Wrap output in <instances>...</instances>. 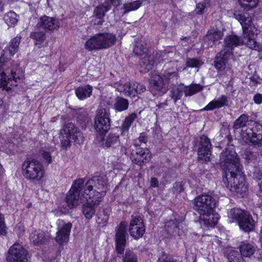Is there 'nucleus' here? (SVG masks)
Masks as SVG:
<instances>
[{"label": "nucleus", "instance_id": "37", "mask_svg": "<svg viewBox=\"0 0 262 262\" xmlns=\"http://www.w3.org/2000/svg\"><path fill=\"white\" fill-rule=\"evenodd\" d=\"M147 50V46L144 41L141 39L136 41L134 49V52L136 54L143 55L146 52Z\"/></svg>", "mask_w": 262, "mask_h": 262}, {"label": "nucleus", "instance_id": "52", "mask_svg": "<svg viewBox=\"0 0 262 262\" xmlns=\"http://www.w3.org/2000/svg\"><path fill=\"white\" fill-rule=\"evenodd\" d=\"M41 155L44 161L46 163L49 164L52 162V157L49 152L43 151Z\"/></svg>", "mask_w": 262, "mask_h": 262}, {"label": "nucleus", "instance_id": "57", "mask_svg": "<svg viewBox=\"0 0 262 262\" xmlns=\"http://www.w3.org/2000/svg\"><path fill=\"white\" fill-rule=\"evenodd\" d=\"M253 100L256 104H260L262 103V94H256L253 97Z\"/></svg>", "mask_w": 262, "mask_h": 262}, {"label": "nucleus", "instance_id": "18", "mask_svg": "<svg viewBox=\"0 0 262 262\" xmlns=\"http://www.w3.org/2000/svg\"><path fill=\"white\" fill-rule=\"evenodd\" d=\"M234 16L240 22L244 35L253 34L255 27L252 24L251 17L247 13L235 12L234 13Z\"/></svg>", "mask_w": 262, "mask_h": 262}, {"label": "nucleus", "instance_id": "53", "mask_svg": "<svg viewBox=\"0 0 262 262\" xmlns=\"http://www.w3.org/2000/svg\"><path fill=\"white\" fill-rule=\"evenodd\" d=\"M208 4L206 3H199L196 7L195 12L197 14H202L204 12V10L207 7Z\"/></svg>", "mask_w": 262, "mask_h": 262}, {"label": "nucleus", "instance_id": "45", "mask_svg": "<svg viewBox=\"0 0 262 262\" xmlns=\"http://www.w3.org/2000/svg\"><path fill=\"white\" fill-rule=\"evenodd\" d=\"M146 59L145 58L140 63V71L141 73H146L152 68L154 66L153 63H146Z\"/></svg>", "mask_w": 262, "mask_h": 262}, {"label": "nucleus", "instance_id": "40", "mask_svg": "<svg viewBox=\"0 0 262 262\" xmlns=\"http://www.w3.org/2000/svg\"><path fill=\"white\" fill-rule=\"evenodd\" d=\"M239 5L244 9L249 10L257 6L259 0H238Z\"/></svg>", "mask_w": 262, "mask_h": 262}, {"label": "nucleus", "instance_id": "26", "mask_svg": "<svg viewBox=\"0 0 262 262\" xmlns=\"http://www.w3.org/2000/svg\"><path fill=\"white\" fill-rule=\"evenodd\" d=\"M30 37L33 39L34 44L39 48L48 45L46 34L42 31L35 30L31 34Z\"/></svg>", "mask_w": 262, "mask_h": 262}, {"label": "nucleus", "instance_id": "63", "mask_svg": "<svg viewBox=\"0 0 262 262\" xmlns=\"http://www.w3.org/2000/svg\"><path fill=\"white\" fill-rule=\"evenodd\" d=\"M120 154L123 155V154L126 156V148L123 146H121L120 147Z\"/></svg>", "mask_w": 262, "mask_h": 262}, {"label": "nucleus", "instance_id": "12", "mask_svg": "<svg viewBox=\"0 0 262 262\" xmlns=\"http://www.w3.org/2000/svg\"><path fill=\"white\" fill-rule=\"evenodd\" d=\"M145 231V228L142 218L139 216H132L129 227L131 236L135 239L142 237Z\"/></svg>", "mask_w": 262, "mask_h": 262}, {"label": "nucleus", "instance_id": "22", "mask_svg": "<svg viewBox=\"0 0 262 262\" xmlns=\"http://www.w3.org/2000/svg\"><path fill=\"white\" fill-rule=\"evenodd\" d=\"M231 57L232 56L230 55V52L222 50L215 57L214 67L221 73L226 69H229L228 62Z\"/></svg>", "mask_w": 262, "mask_h": 262}, {"label": "nucleus", "instance_id": "42", "mask_svg": "<svg viewBox=\"0 0 262 262\" xmlns=\"http://www.w3.org/2000/svg\"><path fill=\"white\" fill-rule=\"evenodd\" d=\"M110 9V6L107 5H102L97 6L94 12V15L100 17H104V14Z\"/></svg>", "mask_w": 262, "mask_h": 262}, {"label": "nucleus", "instance_id": "32", "mask_svg": "<svg viewBox=\"0 0 262 262\" xmlns=\"http://www.w3.org/2000/svg\"><path fill=\"white\" fill-rule=\"evenodd\" d=\"M92 87L90 85L79 86L75 90L77 97L80 100H83L90 97L92 92Z\"/></svg>", "mask_w": 262, "mask_h": 262}, {"label": "nucleus", "instance_id": "17", "mask_svg": "<svg viewBox=\"0 0 262 262\" xmlns=\"http://www.w3.org/2000/svg\"><path fill=\"white\" fill-rule=\"evenodd\" d=\"M130 158L133 162L141 165L149 161L151 158V154L146 148L138 147L132 149Z\"/></svg>", "mask_w": 262, "mask_h": 262}, {"label": "nucleus", "instance_id": "7", "mask_svg": "<svg viewBox=\"0 0 262 262\" xmlns=\"http://www.w3.org/2000/svg\"><path fill=\"white\" fill-rule=\"evenodd\" d=\"M193 204L194 210L200 214L213 210L216 206V201L211 195L204 193L196 197Z\"/></svg>", "mask_w": 262, "mask_h": 262}, {"label": "nucleus", "instance_id": "48", "mask_svg": "<svg viewBox=\"0 0 262 262\" xmlns=\"http://www.w3.org/2000/svg\"><path fill=\"white\" fill-rule=\"evenodd\" d=\"M158 262H178L177 260L174 259L169 255L164 254L158 259Z\"/></svg>", "mask_w": 262, "mask_h": 262}, {"label": "nucleus", "instance_id": "27", "mask_svg": "<svg viewBox=\"0 0 262 262\" xmlns=\"http://www.w3.org/2000/svg\"><path fill=\"white\" fill-rule=\"evenodd\" d=\"M228 98L225 95H222L217 99H214L210 101L204 108L206 111H212L215 108H219L224 106L228 105Z\"/></svg>", "mask_w": 262, "mask_h": 262}, {"label": "nucleus", "instance_id": "28", "mask_svg": "<svg viewBox=\"0 0 262 262\" xmlns=\"http://www.w3.org/2000/svg\"><path fill=\"white\" fill-rule=\"evenodd\" d=\"M223 36L222 31L217 28H211L206 35V39L209 41L208 45L212 47L215 41L221 39Z\"/></svg>", "mask_w": 262, "mask_h": 262}, {"label": "nucleus", "instance_id": "31", "mask_svg": "<svg viewBox=\"0 0 262 262\" xmlns=\"http://www.w3.org/2000/svg\"><path fill=\"white\" fill-rule=\"evenodd\" d=\"M180 222L179 220L174 219V220H170L167 222L165 224V230L168 234L176 235H179V224Z\"/></svg>", "mask_w": 262, "mask_h": 262}, {"label": "nucleus", "instance_id": "6", "mask_svg": "<svg viewBox=\"0 0 262 262\" xmlns=\"http://www.w3.org/2000/svg\"><path fill=\"white\" fill-rule=\"evenodd\" d=\"M114 40L115 37L112 34L99 33L88 39L84 47L89 51L106 49L113 44Z\"/></svg>", "mask_w": 262, "mask_h": 262}, {"label": "nucleus", "instance_id": "49", "mask_svg": "<svg viewBox=\"0 0 262 262\" xmlns=\"http://www.w3.org/2000/svg\"><path fill=\"white\" fill-rule=\"evenodd\" d=\"M97 216V219L96 221L99 224L106 223L108 219V215L104 213H98Z\"/></svg>", "mask_w": 262, "mask_h": 262}, {"label": "nucleus", "instance_id": "23", "mask_svg": "<svg viewBox=\"0 0 262 262\" xmlns=\"http://www.w3.org/2000/svg\"><path fill=\"white\" fill-rule=\"evenodd\" d=\"M59 21L57 18L45 15L40 18L36 27L37 29L53 31L59 28Z\"/></svg>", "mask_w": 262, "mask_h": 262}, {"label": "nucleus", "instance_id": "24", "mask_svg": "<svg viewBox=\"0 0 262 262\" xmlns=\"http://www.w3.org/2000/svg\"><path fill=\"white\" fill-rule=\"evenodd\" d=\"M224 43L222 50L230 52V55L232 56V50L234 48L242 45V38L237 35H229L225 38Z\"/></svg>", "mask_w": 262, "mask_h": 262}, {"label": "nucleus", "instance_id": "38", "mask_svg": "<svg viewBox=\"0 0 262 262\" xmlns=\"http://www.w3.org/2000/svg\"><path fill=\"white\" fill-rule=\"evenodd\" d=\"M142 1L137 0L131 3H128L124 5L123 8V14H125L129 11L137 10L141 5Z\"/></svg>", "mask_w": 262, "mask_h": 262}, {"label": "nucleus", "instance_id": "10", "mask_svg": "<svg viewBox=\"0 0 262 262\" xmlns=\"http://www.w3.org/2000/svg\"><path fill=\"white\" fill-rule=\"evenodd\" d=\"M116 90L125 96H135L137 94H140L144 92L145 87L142 84L134 82L132 83H123L120 81L116 83Z\"/></svg>", "mask_w": 262, "mask_h": 262}, {"label": "nucleus", "instance_id": "50", "mask_svg": "<svg viewBox=\"0 0 262 262\" xmlns=\"http://www.w3.org/2000/svg\"><path fill=\"white\" fill-rule=\"evenodd\" d=\"M103 17L93 15L91 20L92 24L96 26H100L103 23Z\"/></svg>", "mask_w": 262, "mask_h": 262}, {"label": "nucleus", "instance_id": "29", "mask_svg": "<svg viewBox=\"0 0 262 262\" xmlns=\"http://www.w3.org/2000/svg\"><path fill=\"white\" fill-rule=\"evenodd\" d=\"M254 35L253 32V34L244 35L243 38H242V45L245 44L248 48L260 52L262 51V45L257 43L254 38Z\"/></svg>", "mask_w": 262, "mask_h": 262}, {"label": "nucleus", "instance_id": "2", "mask_svg": "<svg viewBox=\"0 0 262 262\" xmlns=\"http://www.w3.org/2000/svg\"><path fill=\"white\" fill-rule=\"evenodd\" d=\"M128 224L126 221H122L116 230V252L122 255V262H137L136 255L129 249H126L125 255L123 252L126 246V241L128 238L127 232Z\"/></svg>", "mask_w": 262, "mask_h": 262}, {"label": "nucleus", "instance_id": "47", "mask_svg": "<svg viewBox=\"0 0 262 262\" xmlns=\"http://www.w3.org/2000/svg\"><path fill=\"white\" fill-rule=\"evenodd\" d=\"M134 119L135 118H133L132 116H129L125 118L121 128L122 132L127 131L128 130Z\"/></svg>", "mask_w": 262, "mask_h": 262}, {"label": "nucleus", "instance_id": "55", "mask_svg": "<svg viewBox=\"0 0 262 262\" xmlns=\"http://www.w3.org/2000/svg\"><path fill=\"white\" fill-rule=\"evenodd\" d=\"M150 84L152 87H153V88L155 90L157 91H160L163 88L164 82L163 83H161L160 85V84H159V82L150 81Z\"/></svg>", "mask_w": 262, "mask_h": 262}, {"label": "nucleus", "instance_id": "21", "mask_svg": "<svg viewBox=\"0 0 262 262\" xmlns=\"http://www.w3.org/2000/svg\"><path fill=\"white\" fill-rule=\"evenodd\" d=\"M20 80V76L13 70L11 71L10 76H7L6 73L3 72L1 75L0 87L9 91L11 89L10 86H16Z\"/></svg>", "mask_w": 262, "mask_h": 262}, {"label": "nucleus", "instance_id": "16", "mask_svg": "<svg viewBox=\"0 0 262 262\" xmlns=\"http://www.w3.org/2000/svg\"><path fill=\"white\" fill-rule=\"evenodd\" d=\"M60 133L61 134L67 135L69 137L72 138V139L76 143L81 144L84 141L83 134L72 122L66 123L61 129Z\"/></svg>", "mask_w": 262, "mask_h": 262}, {"label": "nucleus", "instance_id": "59", "mask_svg": "<svg viewBox=\"0 0 262 262\" xmlns=\"http://www.w3.org/2000/svg\"><path fill=\"white\" fill-rule=\"evenodd\" d=\"M177 76V73L174 71H168L166 74H164V76L165 79L169 80L171 77H174Z\"/></svg>", "mask_w": 262, "mask_h": 262}, {"label": "nucleus", "instance_id": "19", "mask_svg": "<svg viewBox=\"0 0 262 262\" xmlns=\"http://www.w3.org/2000/svg\"><path fill=\"white\" fill-rule=\"evenodd\" d=\"M21 40L20 36H17L9 43V45L5 48L3 54L0 57V69L4 66L5 60L9 57L13 56L17 51L18 46Z\"/></svg>", "mask_w": 262, "mask_h": 262}, {"label": "nucleus", "instance_id": "44", "mask_svg": "<svg viewBox=\"0 0 262 262\" xmlns=\"http://www.w3.org/2000/svg\"><path fill=\"white\" fill-rule=\"evenodd\" d=\"M60 139L63 147L67 149L71 146V139H72V138L69 137V136L65 134L60 133Z\"/></svg>", "mask_w": 262, "mask_h": 262}, {"label": "nucleus", "instance_id": "9", "mask_svg": "<svg viewBox=\"0 0 262 262\" xmlns=\"http://www.w3.org/2000/svg\"><path fill=\"white\" fill-rule=\"evenodd\" d=\"M242 133L244 139L253 145H259L262 142V125L254 121Z\"/></svg>", "mask_w": 262, "mask_h": 262}, {"label": "nucleus", "instance_id": "5", "mask_svg": "<svg viewBox=\"0 0 262 262\" xmlns=\"http://www.w3.org/2000/svg\"><path fill=\"white\" fill-rule=\"evenodd\" d=\"M228 216L237 222L239 228L245 232H250L254 228L255 221L252 215L247 211L239 208H233L228 212Z\"/></svg>", "mask_w": 262, "mask_h": 262}, {"label": "nucleus", "instance_id": "30", "mask_svg": "<svg viewBox=\"0 0 262 262\" xmlns=\"http://www.w3.org/2000/svg\"><path fill=\"white\" fill-rule=\"evenodd\" d=\"M29 238L34 245L42 244L47 239L45 233L40 230H35L32 231L30 234Z\"/></svg>", "mask_w": 262, "mask_h": 262}, {"label": "nucleus", "instance_id": "36", "mask_svg": "<svg viewBox=\"0 0 262 262\" xmlns=\"http://www.w3.org/2000/svg\"><path fill=\"white\" fill-rule=\"evenodd\" d=\"M185 86H174L171 90L172 99L174 102L180 99L183 94H185Z\"/></svg>", "mask_w": 262, "mask_h": 262}, {"label": "nucleus", "instance_id": "61", "mask_svg": "<svg viewBox=\"0 0 262 262\" xmlns=\"http://www.w3.org/2000/svg\"><path fill=\"white\" fill-rule=\"evenodd\" d=\"M107 112L105 109H104L102 107H99L97 109V115H107Z\"/></svg>", "mask_w": 262, "mask_h": 262}, {"label": "nucleus", "instance_id": "56", "mask_svg": "<svg viewBox=\"0 0 262 262\" xmlns=\"http://www.w3.org/2000/svg\"><path fill=\"white\" fill-rule=\"evenodd\" d=\"M167 106V105L164 104H160L159 105H156V111L154 113L156 115H159V114H165L166 113L164 112V106Z\"/></svg>", "mask_w": 262, "mask_h": 262}, {"label": "nucleus", "instance_id": "20", "mask_svg": "<svg viewBox=\"0 0 262 262\" xmlns=\"http://www.w3.org/2000/svg\"><path fill=\"white\" fill-rule=\"evenodd\" d=\"M200 146L198 150L199 159L205 161H210L211 155V144L210 139L203 135L200 138Z\"/></svg>", "mask_w": 262, "mask_h": 262}, {"label": "nucleus", "instance_id": "4", "mask_svg": "<svg viewBox=\"0 0 262 262\" xmlns=\"http://www.w3.org/2000/svg\"><path fill=\"white\" fill-rule=\"evenodd\" d=\"M107 182L106 178L104 176H96L88 180L85 184H83V193L91 198L92 192L95 193L93 196L101 200L105 194Z\"/></svg>", "mask_w": 262, "mask_h": 262}, {"label": "nucleus", "instance_id": "51", "mask_svg": "<svg viewBox=\"0 0 262 262\" xmlns=\"http://www.w3.org/2000/svg\"><path fill=\"white\" fill-rule=\"evenodd\" d=\"M184 190L183 185L177 182L173 184L172 191L173 193L178 194L181 193Z\"/></svg>", "mask_w": 262, "mask_h": 262}, {"label": "nucleus", "instance_id": "8", "mask_svg": "<svg viewBox=\"0 0 262 262\" xmlns=\"http://www.w3.org/2000/svg\"><path fill=\"white\" fill-rule=\"evenodd\" d=\"M84 181L83 179L75 180L71 189L67 193L66 201L70 209L77 207L81 200L80 193L83 189Z\"/></svg>", "mask_w": 262, "mask_h": 262}, {"label": "nucleus", "instance_id": "64", "mask_svg": "<svg viewBox=\"0 0 262 262\" xmlns=\"http://www.w3.org/2000/svg\"><path fill=\"white\" fill-rule=\"evenodd\" d=\"M161 57L162 58V59L164 60H165L167 58V53L164 51L161 53Z\"/></svg>", "mask_w": 262, "mask_h": 262}, {"label": "nucleus", "instance_id": "14", "mask_svg": "<svg viewBox=\"0 0 262 262\" xmlns=\"http://www.w3.org/2000/svg\"><path fill=\"white\" fill-rule=\"evenodd\" d=\"M57 224L58 231L55 237L56 241L60 245L67 243L69 239V235L72 227V223H66L63 220H58Z\"/></svg>", "mask_w": 262, "mask_h": 262}, {"label": "nucleus", "instance_id": "41", "mask_svg": "<svg viewBox=\"0 0 262 262\" xmlns=\"http://www.w3.org/2000/svg\"><path fill=\"white\" fill-rule=\"evenodd\" d=\"M104 136L105 135H103V140H102V141L97 140V138H96V141L102 146L109 147L111 146V145L113 144L115 141V135L112 133H110L105 140H104Z\"/></svg>", "mask_w": 262, "mask_h": 262}, {"label": "nucleus", "instance_id": "3", "mask_svg": "<svg viewBox=\"0 0 262 262\" xmlns=\"http://www.w3.org/2000/svg\"><path fill=\"white\" fill-rule=\"evenodd\" d=\"M22 173L26 179L36 183L43 178L45 169L39 161L35 159H28L23 164Z\"/></svg>", "mask_w": 262, "mask_h": 262}, {"label": "nucleus", "instance_id": "46", "mask_svg": "<svg viewBox=\"0 0 262 262\" xmlns=\"http://www.w3.org/2000/svg\"><path fill=\"white\" fill-rule=\"evenodd\" d=\"M186 64L190 68H198L202 64V62L195 58H188L187 59Z\"/></svg>", "mask_w": 262, "mask_h": 262}, {"label": "nucleus", "instance_id": "34", "mask_svg": "<svg viewBox=\"0 0 262 262\" xmlns=\"http://www.w3.org/2000/svg\"><path fill=\"white\" fill-rule=\"evenodd\" d=\"M240 254L242 256L249 257L255 252V248L249 243H243L240 246Z\"/></svg>", "mask_w": 262, "mask_h": 262}, {"label": "nucleus", "instance_id": "35", "mask_svg": "<svg viewBox=\"0 0 262 262\" xmlns=\"http://www.w3.org/2000/svg\"><path fill=\"white\" fill-rule=\"evenodd\" d=\"M4 20L9 27H13L18 21V15L14 12L10 11L4 15Z\"/></svg>", "mask_w": 262, "mask_h": 262}, {"label": "nucleus", "instance_id": "43", "mask_svg": "<svg viewBox=\"0 0 262 262\" xmlns=\"http://www.w3.org/2000/svg\"><path fill=\"white\" fill-rule=\"evenodd\" d=\"M128 106V101L123 98H119L116 102V110L122 111L125 110Z\"/></svg>", "mask_w": 262, "mask_h": 262}, {"label": "nucleus", "instance_id": "39", "mask_svg": "<svg viewBox=\"0 0 262 262\" xmlns=\"http://www.w3.org/2000/svg\"><path fill=\"white\" fill-rule=\"evenodd\" d=\"M185 96H190L195 93L201 91L203 89V86L200 84H191L189 86H185Z\"/></svg>", "mask_w": 262, "mask_h": 262}, {"label": "nucleus", "instance_id": "54", "mask_svg": "<svg viewBox=\"0 0 262 262\" xmlns=\"http://www.w3.org/2000/svg\"><path fill=\"white\" fill-rule=\"evenodd\" d=\"M150 81L159 82V84L163 83L164 82L163 78H162L159 74L155 73L152 74L151 77Z\"/></svg>", "mask_w": 262, "mask_h": 262}, {"label": "nucleus", "instance_id": "60", "mask_svg": "<svg viewBox=\"0 0 262 262\" xmlns=\"http://www.w3.org/2000/svg\"><path fill=\"white\" fill-rule=\"evenodd\" d=\"M150 186L152 187H158L159 186V181L156 178H152L150 181Z\"/></svg>", "mask_w": 262, "mask_h": 262}, {"label": "nucleus", "instance_id": "15", "mask_svg": "<svg viewBox=\"0 0 262 262\" xmlns=\"http://www.w3.org/2000/svg\"><path fill=\"white\" fill-rule=\"evenodd\" d=\"M82 195L87 202L82 205V212L86 219L90 220L95 214L96 207L99 205L101 200L95 198V196H91V198L90 199L89 196L84 193Z\"/></svg>", "mask_w": 262, "mask_h": 262}, {"label": "nucleus", "instance_id": "58", "mask_svg": "<svg viewBox=\"0 0 262 262\" xmlns=\"http://www.w3.org/2000/svg\"><path fill=\"white\" fill-rule=\"evenodd\" d=\"M137 139L141 143L145 144L147 141V138L144 133H141L140 137Z\"/></svg>", "mask_w": 262, "mask_h": 262}, {"label": "nucleus", "instance_id": "25", "mask_svg": "<svg viewBox=\"0 0 262 262\" xmlns=\"http://www.w3.org/2000/svg\"><path fill=\"white\" fill-rule=\"evenodd\" d=\"M214 210L200 213L201 222L207 227H213L218 222V214L213 213Z\"/></svg>", "mask_w": 262, "mask_h": 262}, {"label": "nucleus", "instance_id": "33", "mask_svg": "<svg viewBox=\"0 0 262 262\" xmlns=\"http://www.w3.org/2000/svg\"><path fill=\"white\" fill-rule=\"evenodd\" d=\"M251 123H254V121L249 119L248 116H240L234 122L233 127L238 129L241 127L251 125Z\"/></svg>", "mask_w": 262, "mask_h": 262}, {"label": "nucleus", "instance_id": "13", "mask_svg": "<svg viewBox=\"0 0 262 262\" xmlns=\"http://www.w3.org/2000/svg\"><path fill=\"white\" fill-rule=\"evenodd\" d=\"M94 127L97 132V140L102 141L103 135H105L110 128V118L107 116H96Z\"/></svg>", "mask_w": 262, "mask_h": 262}, {"label": "nucleus", "instance_id": "62", "mask_svg": "<svg viewBox=\"0 0 262 262\" xmlns=\"http://www.w3.org/2000/svg\"><path fill=\"white\" fill-rule=\"evenodd\" d=\"M141 142H139V140L137 139L135 140L134 141V145L135 148H137L138 147H141Z\"/></svg>", "mask_w": 262, "mask_h": 262}, {"label": "nucleus", "instance_id": "1", "mask_svg": "<svg viewBox=\"0 0 262 262\" xmlns=\"http://www.w3.org/2000/svg\"><path fill=\"white\" fill-rule=\"evenodd\" d=\"M220 165L225 171L223 182L226 187L233 191L242 193L247 190L245 178L237 154L232 148H226L220 156Z\"/></svg>", "mask_w": 262, "mask_h": 262}, {"label": "nucleus", "instance_id": "11", "mask_svg": "<svg viewBox=\"0 0 262 262\" xmlns=\"http://www.w3.org/2000/svg\"><path fill=\"white\" fill-rule=\"evenodd\" d=\"M8 262H27L28 252L19 244H14L9 250Z\"/></svg>", "mask_w": 262, "mask_h": 262}]
</instances>
